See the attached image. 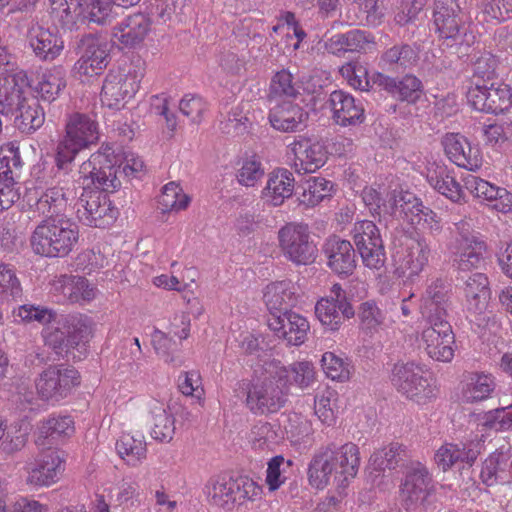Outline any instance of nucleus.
Here are the masks:
<instances>
[{"label": "nucleus", "mask_w": 512, "mask_h": 512, "mask_svg": "<svg viewBox=\"0 0 512 512\" xmlns=\"http://www.w3.org/2000/svg\"><path fill=\"white\" fill-rule=\"evenodd\" d=\"M328 106L334 122L342 127L361 124L365 120V109L360 101L344 90L331 92Z\"/></svg>", "instance_id": "nucleus-27"}, {"label": "nucleus", "mask_w": 512, "mask_h": 512, "mask_svg": "<svg viewBox=\"0 0 512 512\" xmlns=\"http://www.w3.org/2000/svg\"><path fill=\"white\" fill-rule=\"evenodd\" d=\"M339 73L351 88L360 91L370 89L368 69L360 61L353 60L343 64L339 68Z\"/></svg>", "instance_id": "nucleus-62"}, {"label": "nucleus", "mask_w": 512, "mask_h": 512, "mask_svg": "<svg viewBox=\"0 0 512 512\" xmlns=\"http://www.w3.org/2000/svg\"><path fill=\"white\" fill-rule=\"evenodd\" d=\"M75 433V423L69 415H51L49 418L39 422L37 426L38 440L52 439L62 441L72 437ZM43 444V442H41Z\"/></svg>", "instance_id": "nucleus-48"}, {"label": "nucleus", "mask_w": 512, "mask_h": 512, "mask_svg": "<svg viewBox=\"0 0 512 512\" xmlns=\"http://www.w3.org/2000/svg\"><path fill=\"white\" fill-rule=\"evenodd\" d=\"M480 425L495 432L512 431V404L487 412Z\"/></svg>", "instance_id": "nucleus-64"}, {"label": "nucleus", "mask_w": 512, "mask_h": 512, "mask_svg": "<svg viewBox=\"0 0 512 512\" xmlns=\"http://www.w3.org/2000/svg\"><path fill=\"white\" fill-rule=\"evenodd\" d=\"M143 406L151 422V438L161 444L171 443L176 433V419L170 412L169 406L154 397L145 398Z\"/></svg>", "instance_id": "nucleus-24"}, {"label": "nucleus", "mask_w": 512, "mask_h": 512, "mask_svg": "<svg viewBox=\"0 0 512 512\" xmlns=\"http://www.w3.org/2000/svg\"><path fill=\"white\" fill-rule=\"evenodd\" d=\"M14 110L18 112L15 118L16 125L23 133H34L45 122L44 109L35 97L29 96Z\"/></svg>", "instance_id": "nucleus-47"}, {"label": "nucleus", "mask_w": 512, "mask_h": 512, "mask_svg": "<svg viewBox=\"0 0 512 512\" xmlns=\"http://www.w3.org/2000/svg\"><path fill=\"white\" fill-rule=\"evenodd\" d=\"M278 246L283 256L295 265L315 262L318 248L311 237L309 225L302 221L285 223L277 233Z\"/></svg>", "instance_id": "nucleus-9"}, {"label": "nucleus", "mask_w": 512, "mask_h": 512, "mask_svg": "<svg viewBox=\"0 0 512 512\" xmlns=\"http://www.w3.org/2000/svg\"><path fill=\"white\" fill-rule=\"evenodd\" d=\"M465 223H460L462 229L459 236L451 243L449 249L454 263L459 270L469 271L479 267L486 251V243L473 232L464 229Z\"/></svg>", "instance_id": "nucleus-21"}, {"label": "nucleus", "mask_w": 512, "mask_h": 512, "mask_svg": "<svg viewBox=\"0 0 512 512\" xmlns=\"http://www.w3.org/2000/svg\"><path fill=\"white\" fill-rule=\"evenodd\" d=\"M294 188L293 173L286 168H276L268 174L261 198L269 206L279 207L293 195Z\"/></svg>", "instance_id": "nucleus-34"}, {"label": "nucleus", "mask_w": 512, "mask_h": 512, "mask_svg": "<svg viewBox=\"0 0 512 512\" xmlns=\"http://www.w3.org/2000/svg\"><path fill=\"white\" fill-rule=\"evenodd\" d=\"M301 192L298 193L299 205L314 208L334 194V184L324 177L312 176L302 182Z\"/></svg>", "instance_id": "nucleus-45"}, {"label": "nucleus", "mask_w": 512, "mask_h": 512, "mask_svg": "<svg viewBox=\"0 0 512 512\" xmlns=\"http://www.w3.org/2000/svg\"><path fill=\"white\" fill-rule=\"evenodd\" d=\"M390 381L398 393L420 406L426 405L437 396V388L427 371L414 362L396 363L391 371Z\"/></svg>", "instance_id": "nucleus-8"}, {"label": "nucleus", "mask_w": 512, "mask_h": 512, "mask_svg": "<svg viewBox=\"0 0 512 512\" xmlns=\"http://www.w3.org/2000/svg\"><path fill=\"white\" fill-rule=\"evenodd\" d=\"M80 202L81 207L77 210V216L86 226L104 229L111 226L118 217V209L102 191H84Z\"/></svg>", "instance_id": "nucleus-17"}, {"label": "nucleus", "mask_w": 512, "mask_h": 512, "mask_svg": "<svg viewBox=\"0 0 512 512\" xmlns=\"http://www.w3.org/2000/svg\"><path fill=\"white\" fill-rule=\"evenodd\" d=\"M416 343L418 349L433 361L450 363L454 359L456 337L448 318H422Z\"/></svg>", "instance_id": "nucleus-7"}, {"label": "nucleus", "mask_w": 512, "mask_h": 512, "mask_svg": "<svg viewBox=\"0 0 512 512\" xmlns=\"http://www.w3.org/2000/svg\"><path fill=\"white\" fill-rule=\"evenodd\" d=\"M144 74L143 63L139 60L109 70L100 92L102 106L113 111L124 109L139 91Z\"/></svg>", "instance_id": "nucleus-6"}, {"label": "nucleus", "mask_w": 512, "mask_h": 512, "mask_svg": "<svg viewBox=\"0 0 512 512\" xmlns=\"http://www.w3.org/2000/svg\"><path fill=\"white\" fill-rule=\"evenodd\" d=\"M422 174L429 186L449 201L456 204L466 202L465 185L458 181L454 169L442 161L427 159Z\"/></svg>", "instance_id": "nucleus-18"}, {"label": "nucleus", "mask_w": 512, "mask_h": 512, "mask_svg": "<svg viewBox=\"0 0 512 512\" xmlns=\"http://www.w3.org/2000/svg\"><path fill=\"white\" fill-rule=\"evenodd\" d=\"M29 79L23 70L15 71L0 77V106L3 111L13 112L28 96Z\"/></svg>", "instance_id": "nucleus-36"}, {"label": "nucleus", "mask_w": 512, "mask_h": 512, "mask_svg": "<svg viewBox=\"0 0 512 512\" xmlns=\"http://www.w3.org/2000/svg\"><path fill=\"white\" fill-rule=\"evenodd\" d=\"M499 59L489 51H484L473 63V74L470 78V85L479 82L485 83L496 76Z\"/></svg>", "instance_id": "nucleus-63"}, {"label": "nucleus", "mask_w": 512, "mask_h": 512, "mask_svg": "<svg viewBox=\"0 0 512 512\" xmlns=\"http://www.w3.org/2000/svg\"><path fill=\"white\" fill-rule=\"evenodd\" d=\"M376 82L393 97L409 103H415L423 92L421 81L413 75H406L397 81L392 77L378 73Z\"/></svg>", "instance_id": "nucleus-43"}, {"label": "nucleus", "mask_w": 512, "mask_h": 512, "mask_svg": "<svg viewBox=\"0 0 512 512\" xmlns=\"http://www.w3.org/2000/svg\"><path fill=\"white\" fill-rule=\"evenodd\" d=\"M83 52L74 63L72 75L81 82L89 81L103 73L109 64L107 44L95 37H87L83 41Z\"/></svg>", "instance_id": "nucleus-20"}, {"label": "nucleus", "mask_w": 512, "mask_h": 512, "mask_svg": "<svg viewBox=\"0 0 512 512\" xmlns=\"http://www.w3.org/2000/svg\"><path fill=\"white\" fill-rule=\"evenodd\" d=\"M268 327L289 345L301 346L308 338L310 322L302 314L286 310L279 315L268 316Z\"/></svg>", "instance_id": "nucleus-22"}, {"label": "nucleus", "mask_w": 512, "mask_h": 512, "mask_svg": "<svg viewBox=\"0 0 512 512\" xmlns=\"http://www.w3.org/2000/svg\"><path fill=\"white\" fill-rule=\"evenodd\" d=\"M31 431L32 425L26 419H22L10 425L9 428H6L4 437L2 438L1 449L8 454L20 451L25 447Z\"/></svg>", "instance_id": "nucleus-58"}, {"label": "nucleus", "mask_w": 512, "mask_h": 512, "mask_svg": "<svg viewBox=\"0 0 512 512\" xmlns=\"http://www.w3.org/2000/svg\"><path fill=\"white\" fill-rule=\"evenodd\" d=\"M283 436L278 426L269 422L259 421L250 430L248 442L258 453H268L282 442Z\"/></svg>", "instance_id": "nucleus-46"}, {"label": "nucleus", "mask_w": 512, "mask_h": 512, "mask_svg": "<svg viewBox=\"0 0 512 512\" xmlns=\"http://www.w3.org/2000/svg\"><path fill=\"white\" fill-rule=\"evenodd\" d=\"M408 467L400 487V496L407 504L423 502L431 493L432 478L426 466L420 462H412Z\"/></svg>", "instance_id": "nucleus-30"}, {"label": "nucleus", "mask_w": 512, "mask_h": 512, "mask_svg": "<svg viewBox=\"0 0 512 512\" xmlns=\"http://www.w3.org/2000/svg\"><path fill=\"white\" fill-rule=\"evenodd\" d=\"M464 297L467 309L477 312L485 307L490 296L489 280L483 273H474L465 282Z\"/></svg>", "instance_id": "nucleus-49"}, {"label": "nucleus", "mask_w": 512, "mask_h": 512, "mask_svg": "<svg viewBox=\"0 0 512 512\" xmlns=\"http://www.w3.org/2000/svg\"><path fill=\"white\" fill-rule=\"evenodd\" d=\"M401 200L403 201V204L400 205L401 212L411 225L420 226L431 233L441 230L440 217L432 209L424 206L420 199L409 194L403 196Z\"/></svg>", "instance_id": "nucleus-40"}, {"label": "nucleus", "mask_w": 512, "mask_h": 512, "mask_svg": "<svg viewBox=\"0 0 512 512\" xmlns=\"http://www.w3.org/2000/svg\"><path fill=\"white\" fill-rule=\"evenodd\" d=\"M430 252L425 239L405 237L395 247L393 254L397 274L407 279L418 277L428 265Z\"/></svg>", "instance_id": "nucleus-16"}, {"label": "nucleus", "mask_w": 512, "mask_h": 512, "mask_svg": "<svg viewBox=\"0 0 512 512\" xmlns=\"http://www.w3.org/2000/svg\"><path fill=\"white\" fill-rule=\"evenodd\" d=\"M450 291V285L444 280H433L422 298V318H448Z\"/></svg>", "instance_id": "nucleus-37"}, {"label": "nucleus", "mask_w": 512, "mask_h": 512, "mask_svg": "<svg viewBox=\"0 0 512 512\" xmlns=\"http://www.w3.org/2000/svg\"><path fill=\"white\" fill-rule=\"evenodd\" d=\"M407 456V447L398 442H392L375 451L370 457V464L376 471H385L398 466Z\"/></svg>", "instance_id": "nucleus-56"}, {"label": "nucleus", "mask_w": 512, "mask_h": 512, "mask_svg": "<svg viewBox=\"0 0 512 512\" xmlns=\"http://www.w3.org/2000/svg\"><path fill=\"white\" fill-rule=\"evenodd\" d=\"M468 104L472 109L486 114H512V87L505 83L487 86L475 82L466 92Z\"/></svg>", "instance_id": "nucleus-13"}, {"label": "nucleus", "mask_w": 512, "mask_h": 512, "mask_svg": "<svg viewBox=\"0 0 512 512\" xmlns=\"http://www.w3.org/2000/svg\"><path fill=\"white\" fill-rule=\"evenodd\" d=\"M321 367L329 379L340 383L349 381L353 373V365L347 357L330 351L323 353Z\"/></svg>", "instance_id": "nucleus-55"}, {"label": "nucleus", "mask_w": 512, "mask_h": 512, "mask_svg": "<svg viewBox=\"0 0 512 512\" xmlns=\"http://www.w3.org/2000/svg\"><path fill=\"white\" fill-rule=\"evenodd\" d=\"M308 113L292 101H283L274 106L269 112L271 126L280 132H295L300 130L308 120Z\"/></svg>", "instance_id": "nucleus-38"}, {"label": "nucleus", "mask_w": 512, "mask_h": 512, "mask_svg": "<svg viewBox=\"0 0 512 512\" xmlns=\"http://www.w3.org/2000/svg\"><path fill=\"white\" fill-rule=\"evenodd\" d=\"M119 457L131 467H137L147 458V443L141 432H124L116 442Z\"/></svg>", "instance_id": "nucleus-44"}, {"label": "nucleus", "mask_w": 512, "mask_h": 512, "mask_svg": "<svg viewBox=\"0 0 512 512\" xmlns=\"http://www.w3.org/2000/svg\"><path fill=\"white\" fill-rule=\"evenodd\" d=\"M24 202V210L29 213V218L54 219L53 216L66 212L69 206V190L60 185L29 189L24 195Z\"/></svg>", "instance_id": "nucleus-15"}, {"label": "nucleus", "mask_w": 512, "mask_h": 512, "mask_svg": "<svg viewBox=\"0 0 512 512\" xmlns=\"http://www.w3.org/2000/svg\"><path fill=\"white\" fill-rule=\"evenodd\" d=\"M358 319L360 330L373 336L383 328L386 316L375 301L368 300L359 305Z\"/></svg>", "instance_id": "nucleus-54"}, {"label": "nucleus", "mask_w": 512, "mask_h": 512, "mask_svg": "<svg viewBox=\"0 0 512 512\" xmlns=\"http://www.w3.org/2000/svg\"><path fill=\"white\" fill-rule=\"evenodd\" d=\"M151 29L152 20L147 14H131L113 27L112 39L123 48H135L144 42Z\"/></svg>", "instance_id": "nucleus-26"}, {"label": "nucleus", "mask_w": 512, "mask_h": 512, "mask_svg": "<svg viewBox=\"0 0 512 512\" xmlns=\"http://www.w3.org/2000/svg\"><path fill=\"white\" fill-rule=\"evenodd\" d=\"M482 25H498L512 19V0H482L476 15Z\"/></svg>", "instance_id": "nucleus-51"}, {"label": "nucleus", "mask_w": 512, "mask_h": 512, "mask_svg": "<svg viewBox=\"0 0 512 512\" xmlns=\"http://www.w3.org/2000/svg\"><path fill=\"white\" fill-rule=\"evenodd\" d=\"M99 140L100 127L96 116L81 112L68 114L63 137L55 148L54 163L57 170L69 173L77 155L97 145Z\"/></svg>", "instance_id": "nucleus-3"}, {"label": "nucleus", "mask_w": 512, "mask_h": 512, "mask_svg": "<svg viewBox=\"0 0 512 512\" xmlns=\"http://www.w3.org/2000/svg\"><path fill=\"white\" fill-rule=\"evenodd\" d=\"M29 45L36 57L43 61L55 60L64 50V41L61 36L39 26L30 30Z\"/></svg>", "instance_id": "nucleus-41"}, {"label": "nucleus", "mask_w": 512, "mask_h": 512, "mask_svg": "<svg viewBox=\"0 0 512 512\" xmlns=\"http://www.w3.org/2000/svg\"><path fill=\"white\" fill-rule=\"evenodd\" d=\"M177 388L182 395L192 397L200 406H204L205 389L201 373L198 370L181 372L177 378Z\"/></svg>", "instance_id": "nucleus-59"}, {"label": "nucleus", "mask_w": 512, "mask_h": 512, "mask_svg": "<svg viewBox=\"0 0 512 512\" xmlns=\"http://www.w3.org/2000/svg\"><path fill=\"white\" fill-rule=\"evenodd\" d=\"M85 0H49L51 21L63 29L73 30L86 22Z\"/></svg>", "instance_id": "nucleus-39"}, {"label": "nucleus", "mask_w": 512, "mask_h": 512, "mask_svg": "<svg viewBox=\"0 0 512 512\" xmlns=\"http://www.w3.org/2000/svg\"><path fill=\"white\" fill-rule=\"evenodd\" d=\"M364 266L379 270L385 264L386 253L381 233L371 220H357L350 232Z\"/></svg>", "instance_id": "nucleus-14"}, {"label": "nucleus", "mask_w": 512, "mask_h": 512, "mask_svg": "<svg viewBox=\"0 0 512 512\" xmlns=\"http://www.w3.org/2000/svg\"><path fill=\"white\" fill-rule=\"evenodd\" d=\"M204 493L211 504L226 511H231L239 505V486L237 479L233 477H211L205 484Z\"/></svg>", "instance_id": "nucleus-35"}, {"label": "nucleus", "mask_w": 512, "mask_h": 512, "mask_svg": "<svg viewBox=\"0 0 512 512\" xmlns=\"http://www.w3.org/2000/svg\"><path fill=\"white\" fill-rule=\"evenodd\" d=\"M120 155L115 154L109 144H102L100 149L82 163L80 173L90 178L97 190L115 191L121 186L118 179Z\"/></svg>", "instance_id": "nucleus-11"}, {"label": "nucleus", "mask_w": 512, "mask_h": 512, "mask_svg": "<svg viewBox=\"0 0 512 512\" xmlns=\"http://www.w3.org/2000/svg\"><path fill=\"white\" fill-rule=\"evenodd\" d=\"M82 381L80 372L71 365L54 364L45 368L35 380L39 398L53 404L67 398L79 387Z\"/></svg>", "instance_id": "nucleus-10"}, {"label": "nucleus", "mask_w": 512, "mask_h": 512, "mask_svg": "<svg viewBox=\"0 0 512 512\" xmlns=\"http://www.w3.org/2000/svg\"><path fill=\"white\" fill-rule=\"evenodd\" d=\"M328 267L338 275H351L357 265L355 249L350 241L337 235L329 237L323 247Z\"/></svg>", "instance_id": "nucleus-29"}, {"label": "nucleus", "mask_w": 512, "mask_h": 512, "mask_svg": "<svg viewBox=\"0 0 512 512\" xmlns=\"http://www.w3.org/2000/svg\"><path fill=\"white\" fill-rule=\"evenodd\" d=\"M338 393L326 387L318 391L314 397V414L327 427L334 426L338 418Z\"/></svg>", "instance_id": "nucleus-52"}, {"label": "nucleus", "mask_w": 512, "mask_h": 512, "mask_svg": "<svg viewBox=\"0 0 512 512\" xmlns=\"http://www.w3.org/2000/svg\"><path fill=\"white\" fill-rule=\"evenodd\" d=\"M52 289L63 300L71 304L86 305L97 296V287L86 277L79 275H61L54 280Z\"/></svg>", "instance_id": "nucleus-28"}, {"label": "nucleus", "mask_w": 512, "mask_h": 512, "mask_svg": "<svg viewBox=\"0 0 512 512\" xmlns=\"http://www.w3.org/2000/svg\"><path fill=\"white\" fill-rule=\"evenodd\" d=\"M115 507L124 511H132L141 506V492L139 485L133 481H122L115 487V494L111 496Z\"/></svg>", "instance_id": "nucleus-60"}, {"label": "nucleus", "mask_w": 512, "mask_h": 512, "mask_svg": "<svg viewBox=\"0 0 512 512\" xmlns=\"http://www.w3.org/2000/svg\"><path fill=\"white\" fill-rule=\"evenodd\" d=\"M158 202L162 212L177 213L188 208L191 198L184 193L179 184L169 182L163 187Z\"/></svg>", "instance_id": "nucleus-57"}, {"label": "nucleus", "mask_w": 512, "mask_h": 512, "mask_svg": "<svg viewBox=\"0 0 512 512\" xmlns=\"http://www.w3.org/2000/svg\"><path fill=\"white\" fill-rule=\"evenodd\" d=\"M66 454L57 448L43 450L24 468V482L31 489L48 488L59 482L65 471Z\"/></svg>", "instance_id": "nucleus-12"}, {"label": "nucleus", "mask_w": 512, "mask_h": 512, "mask_svg": "<svg viewBox=\"0 0 512 512\" xmlns=\"http://www.w3.org/2000/svg\"><path fill=\"white\" fill-rule=\"evenodd\" d=\"M433 24L439 39L457 41L464 29L461 8L457 1H437L433 13Z\"/></svg>", "instance_id": "nucleus-25"}, {"label": "nucleus", "mask_w": 512, "mask_h": 512, "mask_svg": "<svg viewBox=\"0 0 512 512\" xmlns=\"http://www.w3.org/2000/svg\"><path fill=\"white\" fill-rule=\"evenodd\" d=\"M288 149L293 155L292 167L299 174L314 173L327 161L324 145L304 136L295 138Z\"/></svg>", "instance_id": "nucleus-23"}, {"label": "nucleus", "mask_w": 512, "mask_h": 512, "mask_svg": "<svg viewBox=\"0 0 512 512\" xmlns=\"http://www.w3.org/2000/svg\"><path fill=\"white\" fill-rule=\"evenodd\" d=\"M495 389L494 377L484 372H468L458 386V398L464 404H476L489 399Z\"/></svg>", "instance_id": "nucleus-33"}, {"label": "nucleus", "mask_w": 512, "mask_h": 512, "mask_svg": "<svg viewBox=\"0 0 512 512\" xmlns=\"http://www.w3.org/2000/svg\"><path fill=\"white\" fill-rule=\"evenodd\" d=\"M360 463V449L357 444L329 443L313 453L307 466L308 483L312 488L321 491L331 483L337 490H345L357 476Z\"/></svg>", "instance_id": "nucleus-1"}, {"label": "nucleus", "mask_w": 512, "mask_h": 512, "mask_svg": "<svg viewBox=\"0 0 512 512\" xmlns=\"http://www.w3.org/2000/svg\"><path fill=\"white\" fill-rule=\"evenodd\" d=\"M299 299L298 288L291 280L271 282L263 291V301L269 316L291 310L298 304Z\"/></svg>", "instance_id": "nucleus-32"}, {"label": "nucleus", "mask_w": 512, "mask_h": 512, "mask_svg": "<svg viewBox=\"0 0 512 512\" xmlns=\"http://www.w3.org/2000/svg\"><path fill=\"white\" fill-rule=\"evenodd\" d=\"M446 157L459 168L476 172L483 165V154L478 144H473L461 133L449 132L441 139Z\"/></svg>", "instance_id": "nucleus-19"}, {"label": "nucleus", "mask_w": 512, "mask_h": 512, "mask_svg": "<svg viewBox=\"0 0 512 512\" xmlns=\"http://www.w3.org/2000/svg\"><path fill=\"white\" fill-rule=\"evenodd\" d=\"M479 455V451L472 447V443H444L435 453V462L444 472L459 463L472 466Z\"/></svg>", "instance_id": "nucleus-42"}, {"label": "nucleus", "mask_w": 512, "mask_h": 512, "mask_svg": "<svg viewBox=\"0 0 512 512\" xmlns=\"http://www.w3.org/2000/svg\"><path fill=\"white\" fill-rule=\"evenodd\" d=\"M502 452L490 453L481 463L480 479L488 487L504 483Z\"/></svg>", "instance_id": "nucleus-61"}, {"label": "nucleus", "mask_w": 512, "mask_h": 512, "mask_svg": "<svg viewBox=\"0 0 512 512\" xmlns=\"http://www.w3.org/2000/svg\"><path fill=\"white\" fill-rule=\"evenodd\" d=\"M14 322L22 324L37 323L43 326L48 325L56 318V312L43 305L26 303L13 309Z\"/></svg>", "instance_id": "nucleus-53"}, {"label": "nucleus", "mask_w": 512, "mask_h": 512, "mask_svg": "<svg viewBox=\"0 0 512 512\" xmlns=\"http://www.w3.org/2000/svg\"><path fill=\"white\" fill-rule=\"evenodd\" d=\"M65 331L46 325L42 337L46 346L58 356L81 361L87 355V346L92 336L93 323L85 315L70 316L66 320Z\"/></svg>", "instance_id": "nucleus-5"}, {"label": "nucleus", "mask_w": 512, "mask_h": 512, "mask_svg": "<svg viewBox=\"0 0 512 512\" xmlns=\"http://www.w3.org/2000/svg\"><path fill=\"white\" fill-rule=\"evenodd\" d=\"M66 85L63 69L52 67L39 76L34 90L43 101L53 102L61 95Z\"/></svg>", "instance_id": "nucleus-50"}, {"label": "nucleus", "mask_w": 512, "mask_h": 512, "mask_svg": "<svg viewBox=\"0 0 512 512\" xmlns=\"http://www.w3.org/2000/svg\"><path fill=\"white\" fill-rule=\"evenodd\" d=\"M79 227L69 218L44 219L32 231V251L46 258H65L77 247Z\"/></svg>", "instance_id": "nucleus-4"}, {"label": "nucleus", "mask_w": 512, "mask_h": 512, "mask_svg": "<svg viewBox=\"0 0 512 512\" xmlns=\"http://www.w3.org/2000/svg\"><path fill=\"white\" fill-rule=\"evenodd\" d=\"M252 369V379L247 388V407L258 415L278 412L286 401L288 370L274 359L257 362Z\"/></svg>", "instance_id": "nucleus-2"}, {"label": "nucleus", "mask_w": 512, "mask_h": 512, "mask_svg": "<svg viewBox=\"0 0 512 512\" xmlns=\"http://www.w3.org/2000/svg\"><path fill=\"white\" fill-rule=\"evenodd\" d=\"M354 315L352 304L345 299L323 297L315 305L316 318L324 329L330 332L339 331L343 323Z\"/></svg>", "instance_id": "nucleus-31"}]
</instances>
